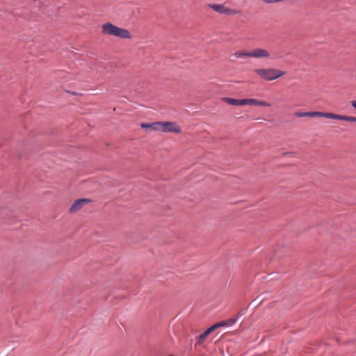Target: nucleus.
<instances>
[{
	"instance_id": "1",
	"label": "nucleus",
	"mask_w": 356,
	"mask_h": 356,
	"mask_svg": "<svg viewBox=\"0 0 356 356\" xmlns=\"http://www.w3.org/2000/svg\"><path fill=\"white\" fill-rule=\"evenodd\" d=\"M295 116L298 118H325L327 119L345 121L348 122H356V117L346 115L336 114L334 113L321 112V111H308V112H296Z\"/></svg>"
},
{
	"instance_id": "2",
	"label": "nucleus",
	"mask_w": 356,
	"mask_h": 356,
	"mask_svg": "<svg viewBox=\"0 0 356 356\" xmlns=\"http://www.w3.org/2000/svg\"><path fill=\"white\" fill-rule=\"evenodd\" d=\"M223 102L227 103L228 104L232 106H244V105H250V106H261L264 107H270L271 104L267 102L258 100L256 99H236L230 97H224L222 99Z\"/></svg>"
},
{
	"instance_id": "3",
	"label": "nucleus",
	"mask_w": 356,
	"mask_h": 356,
	"mask_svg": "<svg viewBox=\"0 0 356 356\" xmlns=\"http://www.w3.org/2000/svg\"><path fill=\"white\" fill-rule=\"evenodd\" d=\"M254 72L265 81L275 80L285 74V72L276 68H259Z\"/></svg>"
},
{
	"instance_id": "4",
	"label": "nucleus",
	"mask_w": 356,
	"mask_h": 356,
	"mask_svg": "<svg viewBox=\"0 0 356 356\" xmlns=\"http://www.w3.org/2000/svg\"><path fill=\"white\" fill-rule=\"evenodd\" d=\"M209 6L216 12L225 15L231 16L241 13V10L227 7L225 4L213 3L209 4Z\"/></svg>"
},
{
	"instance_id": "5",
	"label": "nucleus",
	"mask_w": 356,
	"mask_h": 356,
	"mask_svg": "<svg viewBox=\"0 0 356 356\" xmlns=\"http://www.w3.org/2000/svg\"><path fill=\"white\" fill-rule=\"evenodd\" d=\"M159 131L179 134L181 129L175 122H159Z\"/></svg>"
},
{
	"instance_id": "6",
	"label": "nucleus",
	"mask_w": 356,
	"mask_h": 356,
	"mask_svg": "<svg viewBox=\"0 0 356 356\" xmlns=\"http://www.w3.org/2000/svg\"><path fill=\"white\" fill-rule=\"evenodd\" d=\"M250 57L254 58H270V54L268 50L263 48H255L250 50Z\"/></svg>"
},
{
	"instance_id": "7",
	"label": "nucleus",
	"mask_w": 356,
	"mask_h": 356,
	"mask_svg": "<svg viewBox=\"0 0 356 356\" xmlns=\"http://www.w3.org/2000/svg\"><path fill=\"white\" fill-rule=\"evenodd\" d=\"M90 202V200L86 198L76 200L69 209V212L71 213H76L80 209H81L84 205L89 203Z\"/></svg>"
},
{
	"instance_id": "8",
	"label": "nucleus",
	"mask_w": 356,
	"mask_h": 356,
	"mask_svg": "<svg viewBox=\"0 0 356 356\" xmlns=\"http://www.w3.org/2000/svg\"><path fill=\"white\" fill-rule=\"evenodd\" d=\"M116 29L117 26L111 22H106L102 26V33L106 35L113 36Z\"/></svg>"
},
{
	"instance_id": "9",
	"label": "nucleus",
	"mask_w": 356,
	"mask_h": 356,
	"mask_svg": "<svg viewBox=\"0 0 356 356\" xmlns=\"http://www.w3.org/2000/svg\"><path fill=\"white\" fill-rule=\"evenodd\" d=\"M113 36L121 39H131L132 38V34L129 30L117 26Z\"/></svg>"
},
{
	"instance_id": "10",
	"label": "nucleus",
	"mask_w": 356,
	"mask_h": 356,
	"mask_svg": "<svg viewBox=\"0 0 356 356\" xmlns=\"http://www.w3.org/2000/svg\"><path fill=\"white\" fill-rule=\"evenodd\" d=\"M142 129L148 130L149 131H159V122L153 123H142L140 124Z\"/></svg>"
},
{
	"instance_id": "11",
	"label": "nucleus",
	"mask_w": 356,
	"mask_h": 356,
	"mask_svg": "<svg viewBox=\"0 0 356 356\" xmlns=\"http://www.w3.org/2000/svg\"><path fill=\"white\" fill-rule=\"evenodd\" d=\"M235 321H236V319L231 318L228 321H220L217 323H215L210 327L212 330V331H214L215 330L218 329V327H220L222 326L231 325L234 324L235 323Z\"/></svg>"
},
{
	"instance_id": "12",
	"label": "nucleus",
	"mask_w": 356,
	"mask_h": 356,
	"mask_svg": "<svg viewBox=\"0 0 356 356\" xmlns=\"http://www.w3.org/2000/svg\"><path fill=\"white\" fill-rule=\"evenodd\" d=\"M233 55L236 58H244L246 57H250V51H236L234 53Z\"/></svg>"
},
{
	"instance_id": "13",
	"label": "nucleus",
	"mask_w": 356,
	"mask_h": 356,
	"mask_svg": "<svg viewBox=\"0 0 356 356\" xmlns=\"http://www.w3.org/2000/svg\"><path fill=\"white\" fill-rule=\"evenodd\" d=\"M213 331L211 329V327L208 328L207 330H205L202 334H201L200 336H199V338H198V341H197V343L198 344H201L202 343L204 340L206 339V338L208 337V335L211 333Z\"/></svg>"
},
{
	"instance_id": "14",
	"label": "nucleus",
	"mask_w": 356,
	"mask_h": 356,
	"mask_svg": "<svg viewBox=\"0 0 356 356\" xmlns=\"http://www.w3.org/2000/svg\"><path fill=\"white\" fill-rule=\"evenodd\" d=\"M350 105L355 110H356V100H352L350 102Z\"/></svg>"
},
{
	"instance_id": "15",
	"label": "nucleus",
	"mask_w": 356,
	"mask_h": 356,
	"mask_svg": "<svg viewBox=\"0 0 356 356\" xmlns=\"http://www.w3.org/2000/svg\"><path fill=\"white\" fill-rule=\"evenodd\" d=\"M263 1L267 3H273V0H263Z\"/></svg>"
}]
</instances>
